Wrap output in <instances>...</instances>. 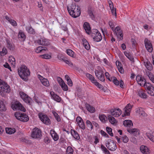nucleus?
I'll list each match as a JSON object with an SVG mask.
<instances>
[{"label":"nucleus","mask_w":154,"mask_h":154,"mask_svg":"<svg viewBox=\"0 0 154 154\" xmlns=\"http://www.w3.org/2000/svg\"><path fill=\"white\" fill-rule=\"evenodd\" d=\"M38 117L45 124L48 125L51 124V121L47 116L42 113H38Z\"/></svg>","instance_id":"obj_7"},{"label":"nucleus","mask_w":154,"mask_h":154,"mask_svg":"<svg viewBox=\"0 0 154 154\" xmlns=\"http://www.w3.org/2000/svg\"><path fill=\"white\" fill-rule=\"evenodd\" d=\"M53 113L54 115L56 120L58 122H60V121L61 119L58 114H57L56 112H53Z\"/></svg>","instance_id":"obj_51"},{"label":"nucleus","mask_w":154,"mask_h":154,"mask_svg":"<svg viewBox=\"0 0 154 154\" xmlns=\"http://www.w3.org/2000/svg\"><path fill=\"white\" fill-rule=\"evenodd\" d=\"M146 88L148 93L151 95L154 96V87L149 83H147Z\"/></svg>","instance_id":"obj_16"},{"label":"nucleus","mask_w":154,"mask_h":154,"mask_svg":"<svg viewBox=\"0 0 154 154\" xmlns=\"http://www.w3.org/2000/svg\"><path fill=\"white\" fill-rule=\"evenodd\" d=\"M42 136L41 132L40 130L37 128H35L33 130L31 137L35 138H40Z\"/></svg>","instance_id":"obj_13"},{"label":"nucleus","mask_w":154,"mask_h":154,"mask_svg":"<svg viewBox=\"0 0 154 154\" xmlns=\"http://www.w3.org/2000/svg\"><path fill=\"white\" fill-rule=\"evenodd\" d=\"M140 150L141 152L143 154H149L150 153V150L146 146L142 145L140 147Z\"/></svg>","instance_id":"obj_21"},{"label":"nucleus","mask_w":154,"mask_h":154,"mask_svg":"<svg viewBox=\"0 0 154 154\" xmlns=\"http://www.w3.org/2000/svg\"><path fill=\"white\" fill-rule=\"evenodd\" d=\"M101 150L105 154H110L109 151L106 149V148L103 144L101 145Z\"/></svg>","instance_id":"obj_42"},{"label":"nucleus","mask_w":154,"mask_h":154,"mask_svg":"<svg viewBox=\"0 0 154 154\" xmlns=\"http://www.w3.org/2000/svg\"><path fill=\"white\" fill-rule=\"evenodd\" d=\"M11 107L14 110H20L25 112L26 109L18 101H16L11 106Z\"/></svg>","instance_id":"obj_9"},{"label":"nucleus","mask_w":154,"mask_h":154,"mask_svg":"<svg viewBox=\"0 0 154 154\" xmlns=\"http://www.w3.org/2000/svg\"><path fill=\"white\" fill-rule=\"evenodd\" d=\"M6 110V108L3 102L0 100V111H4Z\"/></svg>","instance_id":"obj_43"},{"label":"nucleus","mask_w":154,"mask_h":154,"mask_svg":"<svg viewBox=\"0 0 154 154\" xmlns=\"http://www.w3.org/2000/svg\"><path fill=\"white\" fill-rule=\"evenodd\" d=\"M146 136L151 140L154 142V132L150 131L146 134Z\"/></svg>","instance_id":"obj_34"},{"label":"nucleus","mask_w":154,"mask_h":154,"mask_svg":"<svg viewBox=\"0 0 154 154\" xmlns=\"http://www.w3.org/2000/svg\"><path fill=\"white\" fill-rule=\"evenodd\" d=\"M112 81L116 85H118L119 84V82L114 76L111 77V81Z\"/></svg>","instance_id":"obj_44"},{"label":"nucleus","mask_w":154,"mask_h":154,"mask_svg":"<svg viewBox=\"0 0 154 154\" xmlns=\"http://www.w3.org/2000/svg\"><path fill=\"white\" fill-rule=\"evenodd\" d=\"M132 106L130 103L128 104L124 108L125 111V115H122V117H124L125 115L128 116L130 115V113L131 111Z\"/></svg>","instance_id":"obj_19"},{"label":"nucleus","mask_w":154,"mask_h":154,"mask_svg":"<svg viewBox=\"0 0 154 154\" xmlns=\"http://www.w3.org/2000/svg\"><path fill=\"white\" fill-rule=\"evenodd\" d=\"M50 134L54 140L57 141L58 140V136L55 131L53 130H51L50 131Z\"/></svg>","instance_id":"obj_27"},{"label":"nucleus","mask_w":154,"mask_h":154,"mask_svg":"<svg viewBox=\"0 0 154 154\" xmlns=\"http://www.w3.org/2000/svg\"><path fill=\"white\" fill-rule=\"evenodd\" d=\"M26 30L28 33L31 34H35L34 30L31 27V26H28L26 27Z\"/></svg>","instance_id":"obj_35"},{"label":"nucleus","mask_w":154,"mask_h":154,"mask_svg":"<svg viewBox=\"0 0 154 154\" xmlns=\"http://www.w3.org/2000/svg\"><path fill=\"white\" fill-rule=\"evenodd\" d=\"M8 52V51L7 49L4 47L3 48L2 50V51L1 52V54L2 56H3L7 54Z\"/></svg>","instance_id":"obj_53"},{"label":"nucleus","mask_w":154,"mask_h":154,"mask_svg":"<svg viewBox=\"0 0 154 154\" xmlns=\"http://www.w3.org/2000/svg\"><path fill=\"white\" fill-rule=\"evenodd\" d=\"M106 146L107 148L110 150L114 151L117 148L116 143L113 140L109 139L106 141Z\"/></svg>","instance_id":"obj_4"},{"label":"nucleus","mask_w":154,"mask_h":154,"mask_svg":"<svg viewBox=\"0 0 154 154\" xmlns=\"http://www.w3.org/2000/svg\"><path fill=\"white\" fill-rule=\"evenodd\" d=\"M144 63L145 66L148 70L150 71L152 69L153 67L152 64L148 60H145L144 61Z\"/></svg>","instance_id":"obj_23"},{"label":"nucleus","mask_w":154,"mask_h":154,"mask_svg":"<svg viewBox=\"0 0 154 154\" xmlns=\"http://www.w3.org/2000/svg\"><path fill=\"white\" fill-rule=\"evenodd\" d=\"M10 23L13 26H16L17 25L16 22L14 20H11L10 22Z\"/></svg>","instance_id":"obj_64"},{"label":"nucleus","mask_w":154,"mask_h":154,"mask_svg":"<svg viewBox=\"0 0 154 154\" xmlns=\"http://www.w3.org/2000/svg\"><path fill=\"white\" fill-rule=\"evenodd\" d=\"M91 35L92 38L96 42H99L102 39L100 33L97 29H94L91 31Z\"/></svg>","instance_id":"obj_3"},{"label":"nucleus","mask_w":154,"mask_h":154,"mask_svg":"<svg viewBox=\"0 0 154 154\" xmlns=\"http://www.w3.org/2000/svg\"><path fill=\"white\" fill-rule=\"evenodd\" d=\"M144 43L146 50L149 52H151L152 51L153 48L152 45L150 41L147 38H145L144 40Z\"/></svg>","instance_id":"obj_15"},{"label":"nucleus","mask_w":154,"mask_h":154,"mask_svg":"<svg viewBox=\"0 0 154 154\" xmlns=\"http://www.w3.org/2000/svg\"><path fill=\"white\" fill-rule=\"evenodd\" d=\"M42 57L45 59H49L51 58V55L48 54H44L41 55Z\"/></svg>","instance_id":"obj_55"},{"label":"nucleus","mask_w":154,"mask_h":154,"mask_svg":"<svg viewBox=\"0 0 154 154\" xmlns=\"http://www.w3.org/2000/svg\"><path fill=\"white\" fill-rule=\"evenodd\" d=\"M83 44L84 46L87 50L90 49V46L88 42L86 39L85 38L83 39L82 40Z\"/></svg>","instance_id":"obj_29"},{"label":"nucleus","mask_w":154,"mask_h":154,"mask_svg":"<svg viewBox=\"0 0 154 154\" xmlns=\"http://www.w3.org/2000/svg\"><path fill=\"white\" fill-rule=\"evenodd\" d=\"M0 88L4 92L9 93L10 91V86L5 82L0 79Z\"/></svg>","instance_id":"obj_8"},{"label":"nucleus","mask_w":154,"mask_h":154,"mask_svg":"<svg viewBox=\"0 0 154 154\" xmlns=\"http://www.w3.org/2000/svg\"><path fill=\"white\" fill-rule=\"evenodd\" d=\"M146 73L150 80L154 83V75L149 71L146 72Z\"/></svg>","instance_id":"obj_38"},{"label":"nucleus","mask_w":154,"mask_h":154,"mask_svg":"<svg viewBox=\"0 0 154 154\" xmlns=\"http://www.w3.org/2000/svg\"><path fill=\"white\" fill-rule=\"evenodd\" d=\"M85 107L90 112L93 113L95 111V108L92 106L88 104H85Z\"/></svg>","instance_id":"obj_28"},{"label":"nucleus","mask_w":154,"mask_h":154,"mask_svg":"<svg viewBox=\"0 0 154 154\" xmlns=\"http://www.w3.org/2000/svg\"><path fill=\"white\" fill-rule=\"evenodd\" d=\"M127 131L129 133L135 136L139 134V132L138 129L129 128L127 129Z\"/></svg>","instance_id":"obj_22"},{"label":"nucleus","mask_w":154,"mask_h":154,"mask_svg":"<svg viewBox=\"0 0 154 154\" xmlns=\"http://www.w3.org/2000/svg\"><path fill=\"white\" fill-rule=\"evenodd\" d=\"M60 86L63 91H67L68 90V86L65 83H63V84H61Z\"/></svg>","instance_id":"obj_52"},{"label":"nucleus","mask_w":154,"mask_h":154,"mask_svg":"<svg viewBox=\"0 0 154 154\" xmlns=\"http://www.w3.org/2000/svg\"><path fill=\"white\" fill-rule=\"evenodd\" d=\"M71 134L75 139L79 140L80 139V137L78 133L75 131L71 130Z\"/></svg>","instance_id":"obj_32"},{"label":"nucleus","mask_w":154,"mask_h":154,"mask_svg":"<svg viewBox=\"0 0 154 154\" xmlns=\"http://www.w3.org/2000/svg\"><path fill=\"white\" fill-rule=\"evenodd\" d=\"M109 24L111 29L112 30H113L115 26L112 22L111 21H109Z\"/></svg>","instance_id":"obj_60"},{"label":"nucleus","mask_w":154,"mask_h":154,"mask_svg":"<svg viewBox=\"0 0 154 154\" xmlns=\"http://www.w3.org/2000/svg\"><path fill=\"white\" fill-rule=\"evenodd\" d=\"M100 133L102 135L106 137H109V135L106 133L105 132L103 131L102 130H101Z\"/></svg>","instance_id":"obj_61"},{"label":"nucleus","mask_w":154,"mask_h":154,"mask_svg":"<svg viewBox=\"0 0 154 154\" xmlns=\"http://www.w3.org/2000/svg\"><path fill=\"white\" fill-rule=\"evenodd\" d=\"M37 41L38 44L42 45L48 46L50 44L49 40L44 38H41L38 39Z\"/></svg>","instance_id":"obj_14"},{"label":"nucleus","mask_w":154,"mask_h":154,"mask_svg":"<svg viewBox=\"0 0 154 154\" xmlns=\"http://www.w3.org/2000/svg\"><path fill=\"white\" fill-rule=\"evenodd\" d=\"M79 127L83 130L85 129V126L84 122H81V123H79L78 124Z\"/></svg>","instance_id":"obj_54"},{"label":"nucleus","mask_w":154,"mask_h":154,"mask_svg":"<svg viewBox=\"0 0 154 154\" xmlns=\"http://www.w3.org/2000/svg\"><path fill=\"white\" fill-rule=\"evenodd\" d=\"M19 38L21 39V40L24 41L26 39V35L22 31H20L18 35Z\"/></svg>","instance_id":"obj_33"},{"label":"nucleus","mask_w":154,"mask_h":154,"mask_svg":"<svg viewBox=\"0 0 154 154\" xmlns=\"http://www.w3.org/2000/svg\"><path fill=\"white\" fill-rule=\"evenodd\" d=\"M67 54L69 56L74 57V52L70 49H68L66 50Z\"/></svg>","instance_id":"obj_49"},{"label":"nucleus","mask_w":154,"mask_h":154,"mask_svg":"<svg viewBox=\"0 0 154 154\" xmlns=\"http://www.w3.org/2000/svg\"><path fill=\"white\" fill-rule=\"evenodd\" d=\"M112 31L114 32L116 34V35H117L118 33V34L122 38V39L123 35L122 32L121 31L120 28L119 27H116V29H113V30Z\"/></svg>","instance_id":"obj_26"},{"label":"nucleus","mask_w":154,"mask_h":154,"mask_svg":"<svg viewBox=\"0 0 154 154\" xmlns=\"http://www.w3.org/2000/svg\"><path fill=\"white\" fill-rule=\"evenodd\" d=\"M122 140L123 142L127 143L128 141V139L127 136L125 135L122 137Z\"/></svg>","instance_id":"obj_56"},{"label":"nucleus","mask_w":154,"mask_h":154,"mask_svg":"<svg viewBox=\"0 0 154 154\" xmlns=\"http://www.w3.org/2000/svg\"><path fill=\"white\" fill-rule=\"evenodd\" d=\"M41 82L42 84L46 86H48L49 85V83L48 80L44 78L43 79Z\"/></svg>","instance_id":"obj_47"},{"label":"nucleus","mask_w":154,"mask_h":154,"mask_svg":"<svg viewBox=\"0 0 154 154\" xmlns=\"http://www.w3.org/2000/svg\"><path fill=\"white\" fill-rule=\"evenodd\" d=\"M50 94L52 97V98L55 101L59 103L60 102V101L61 100V98L58 95L54 93L53 92H50Z\"/></svg>","instance_id":"obj_20"},{"label":"nucleus","mask_w":154,"mask_h":154,"mask_svg":"<svg viewBox=\"0 0 154 154\" xmlns=\"http://www.w3.org/2000/svg\"><path fill=\"white\" fill-rule=\"evenodd\" d=\"M86 125L88 127V130H91L93 129L92 122L91 123L89 120L86 121Z\"/></svg>","instance_id":"obj_46"},{"label":"nucleus","mask_w":154,"mask_h":154,"mask_svg":"<svg viewBox=\"0 0 154 154\" xmlns=\"http://www.w3.org/2000/svg\"><path fill=\"white\" fill-rule=\"evenodd\" d=\"M18 72L20 78L24 79H26L30 73L29 69L24 65H21L18 69Z\"/></svg>","instance_id":"obj_2"},{"label":"nucleus","mask_w":154,"mask_h":154,"mask_svg":"<svg viewBox=\"0 0 154 154\" xmlns=\"http://www.w3.org/2000/svg\"><path fill=\"white\" fill-rule=\"evenodd\" d=\"M6 47L9 50L11 51H13L15 48L14 46L13 43L9 40L6 41Z\"/></svg>","instance_id":"obj_25"},{"label":"nucleus","mask_w":154,"mask_h":154,"mask_svg":"<svg viewBox=\"0 0 154 154\" xmlns=\"http://www.w3.org/2000/svg\"><path fill=\"white\" fill-rule=\"evenodd\" d=\"M136 80L138 84L140 86H145L147 84L146 79L141 75L137 76Z\"/></svg>","instance_id":"obj_11"},{"label":"nucleus","mask_w":154,"mask_h":154,"mask_svg":"<svg viewBox=\"0 0 154 154\" xmlns=\"http://www.w3.org/2000/svg\"><path fill=\"white\" fill-rule=\"evenodd\" d=\"M123 125L125 127H131L133 126V123L131 121L125 120L123 122Z\"/></svg>","instance_id":"obj_31"},{"label":"nucleus","mask_w":154,"mask_h":154,"mask_svg":"<svg viewBox=\"0 0 154 154\" xmlns=\"http://www.w3.org/2000/svg\"><path fill=\"white\" fill-rule=\"evenodd\" d=\"M3 66L5 68H8L11 71V67L10 66L8 63H6L5 64L3 65Z\"/></svg>","instance_id":"obj_63"},{"label":"nucleus","mask_w":154,"mask_h":154,"mask_svg":"<svg viewBox=\"0 0 154 154\" xmlns=\"http://www.w3.org/2000/svg\"><path fill=\"white\" fill-rule=\"evenodd\" d=\"M124 54L130 61H134V58L131 54L126 51L124 52Z\"/></svg>","instance_id":"obj_40"},{"label":"nucleus","mask_w":154,"mask_h":154,"mask_svg":"<svg viewBox=\"0 0 154 154\" xmlns=\"http://www.w3.org/2000/svg\"><path fill=\"white\" fill-rule=\"evenodd\" d=\"M83 27L86 32L88 34H89L90 32H91V28L89 23L87 22L85 23L83 25Z\"/></svg>","instance_id":"obj_24"},{"label":"nucleus","mask_w":154,"mask_h":154,"mask_svg":"<svg viewBox=\"0 0 154 154\" xmlns=\"http://www.w3.org/2000/svg\"><path fill=\"white\" fill-rule=\"evenodd\" d=\"M106 131L107 133L110 135L111 136H113V134L112 132V129L110 127H107L106 128Z\"/></svg>","instance_id":"obj_50"},{"label":"nucleus","mask_w":154,"mask_h":154,"mask_svg":"<svg viewBox=\"0 0 154 154\" xmlns=\"http://www.w3.org/2000/svg\"><path fill=\"white\" fill-rule=\"evenodd\" d=\"M47 50V49L45 47L39 46L35 50V52L37 53H39L43 51H45Z\"/></svg>","instance_id":"obj_36"},{"label":"nucleus","mask_w":154,"mask_h":154,"mask_svg":"<svg viewBox=\"0 0 154 154\" xmlns=\"http://www.w3.org/2000/svg\"><path fill=\"white\" fill-rule=\"evenodd\" d=\"M5 130L6 133L10 134L14 133L16 131L15 128H6Z\"/></svg>","instance_id":"obj_37"},{"label":"nucleus","mask_w":154,"mask_h":154,"mask_svg":"<svg viewBox=\"0 0 154 154\" xmlns=\"http://www.w3.org/2000/svg\"><path fill=\"white\" fill-rule=\"evenodd\" d=\"M14 116L18 120L23 122H26L29 120L28 116L24 113H15Z\"/></svg>","instance_id":"obj_5"},{"label":"nucleus","mask_w":154,"mask_h":154,"mask_svg":"<svg viewBox=\"0 0 154 154\" xmlns=\"http://www.w3.org/2000/svg\"><path fill=\"white\" fill-rule=\"evenodd\" d=\"M60 60H62L65 62L66 64H68V65L70 66H72V62L69 60H67L66 57H60Z\"/></svg>","instance_id":"obj_39"},{"label":"nucleus","mask_w":154,"mask_h":154,"mask_svg":"<svg viewBox=\"0 0 154 154\" xmlns=\"http://www.w3.org/2000/svg\"><path fill=\"white\" fill-rule=\"evenodd\" d=\"M86 75L87 78L91 81L92 83L94 84V85L99 88L101 89L103 88V86L100 84L98 82H97L96 80L95 79L94 77L91 74L87 73H86Z\"/></svg>","instance_id":"obj_6"},{"label":"nucleus","mask_w":154,"mask_h":154,"mask_svg":"<svg viewBox=\"0 0 154 154\" xmlns=\"http://www.w3.org/2000/svg\"><path fill=\"white\" fill-rule=\"evenodd\" d=\"M137 93L138 95L142 98H147L145 91L141 89H140L137 90Z\"/></svg>","instance_id":"obj_18"},{"label":"nucleus","mask_w":154,"mask_h":154,"mask_svg":"<svg viewBox=\"0 0 154 154\" xmlns=\"http://www.w3.org/2000/svg\"><path fill=\"white\" fill-rule=\"evenodd\" d=\"M136 112L139 113L140 115V116H142L143 117H146L147 116V114L143 110V109L142 108H140L137 109Z\"/></svg>","instance_id":"obj_30"},{"label":"nucleus","mask_w":154,"mask_h":154,"mask_svg":"<svg viewBox=\"0 0 154 154\" xmlns=\"http://www.w3.org/2000/svg\"><path fill=\"white\" fill-rule=\"evenodd\" d=\"M94 72L96 76L98 79L103 82L105 81L104 75L103 71L100 70H96Z\"/></svg>","instance_id":"obj_12"},{"label":"nucleus","mask_w":154,"mask_h":154,"mask_svg":"<svg viewBox=\"0 0 154 154\" xmlns=\"http://www.w3.org/2000/svg\"><path fill=\"white\" fill-rule=\"evenodd\" d=\"M110 9L111 10V12L112 14H114L115 16H116L117 14L116 8H115V9H114V7H113V8H112Z\"/></svg>","instance_id":"obj_62"},{"label":"nucleus","mask_w":154,"mask_h":154,"mask_svg":"<svg viewBox=\"0 0 154 154\" xmlns=\"http://www.w3.org/2000/svg\"><path fill=\"white\" fill-rule=\"evenodd\" d=\"M67 8L69 14L73 17L76 18L80 15L81 11L78 5L72 4L70 8L68 6Z\"/></svg>","instance_id":"obj_1"},{"label":"nucleus","mask_w":154,"mask_h":154,"mask_svg":"<svg viewBox=\"0 0 154 154\" xmlns=\"http://www.w3.org/2000/svg\"><path fill=\"white\" fill-rule=\"evenodd\" d=\"M99 118L100 120L103 122H105L107 120L106 116L104 115H100Z\"/></svg>","instance_id":"obj_45"},{"label":"nucleus","mask_w":154,"mask_h":154,"mask_svg":"<svg viewBox=\"0 0 154 154\" xmlns=\"http://www.w3.org/2000/svg\"><path fill=\"white\" fill-rule=\"evenodd\" d=\"M111 115L115 117L119 116L122 113V111L119 109H114L111 110Z\"/></svg>","instance_id":"obj_17"},{"label":"nucleus","mask_w":154,"mask_h":154,"mask_svg":"<svg viewBox=\"0 0 154 154\" xmlns=\"http://www.w3.org/2000/svg\"><path fill=\"white\" fill-rule=\"evenodd\" d=\"M73 150L72 147L70 146L67 147L66 150V154H73Z\"/></svg>","instance_id":"obj_48"},{"label":"nucleus","mask_w":154,"mask_h":154,"mask_svg":"<svg viewBox=\"0 0 154 154\" xmlns=\"http://www.w3.org/2000/svg\"><path fill=\"white\" fill-rule=\"evenodd\" d=\"M76 121L78 124L79 123H81V122H83V121L82 119L80 116H78L76 119Z\"/></svg>","instance_id":"obj_59"},{"label":"nucleus","mask_w":154,"mask_h":154,"mask_svg":"<svg viewBox=\"0 0 154 154\" xmlns=\"http://www.w3.org/2000/svg\"><path fill=\"white\" fill-rule=\"evenodd\" d=\"M88 13L90 17L91 18H94V16L91 10H88Z\"/></svg>","instance_id":"obj_58"},{"label":"nucleus","mask_w":154,"mask_h":154,"mask_svg":"<svg viewBox=\"0 0 154 154\" xmlns=\"http://www.w3.org/2000/svg\"><path fill=\"white\" fill-rule=\"evenodd\" d=\"M57 80L60 86L61 85V84H63L64 83L62 79L60 77L57 78Z\"/></svg>","instance_id":"obj_57"},{"label":"nucleus","mask_w":154,"mask_h":154,"mask_svg":"<svg viewBox=\"0 0 154 154\" xmlns=\"http://www.w3.org/2000/svg\"><path fill=\"white\" fill-rule=\"evenodd\" d=\"M108 119L109 122L112 124H114L116 122V121L114 117L111 115L108 116Z\"/></svg>","instance_id":"obj_41"},{"label":"nucleus","mask_w":154,"mask_h":154,"mask_svg":"<svg viewBox=\"0 0 154 154\" xmlns=\"http://www.w3.org/2000/svg\"><path fill=\"white\" fill-rule=\"evenodd\" d=\"M20 97L23 101L29 105H31L32 103V99L28 95L23 92H20Z\"/></svg>","instance_id":"obj_10"}]
</instances>
